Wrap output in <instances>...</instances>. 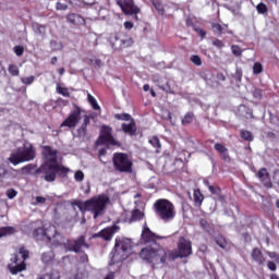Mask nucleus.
I'll return each mask as SVG.
<instances>
[{
	"instance_id": "19",
	"label": "nucleus",
	"mask_w": 279,
	"mask_h": 279,
	"mask_svg": "<svg viewBox=\"0 0 279 279\" xmlns=\"http://www.w3.org/2000/svg\"><path fill=\"white\" fill-rule=\"evenodd\" d=\"M123 34H112L109 37V43L112 47V49H121Z\"/></svg>"
},
{
	"instance_id": "57",
	"label": "nucleus",
	"mask_w": 279,
	"mask_h": 279,
	"mask_svg": "<svg viewBox=\"0 0 279 279\" xmlns=\"http://www.w3.org/2000/svg\"><path fill=\"white\" fill-rule=\"evenodd\" d=\"M267 266H268V269H270V271H276L277 269L276 263L274 262H268Z\"/></svg>"
},
{
	"instance_id": "39",
	"label": "nucleus",
	"mask_w": 279,
	"mask_h": 279,
	"mask_svg": "<svg viewBox=\"0 0 279 279\" xmlns=\"http://www.w3.org/2000/svg\"><path fill=\"white\" fill-rule=\"evenodd\" d=\"M241 136L244 141H248V142L254 141V135H252V132L250 131H241Z\"/></svg>"
},
{
	"instance_id": "38",
	"label": "nucleus",
	"mask_w": 279,
	"mask_h": 279,
	"mask_svg": "<svg viewBox=\"0 0 279 279\" xmlns=\"http://www.w3.org/2000/svg\"><path fill=\"white\" fill-rule=\"evenodd\" d=\"M56 168H57V173H60L61 175H66L69 173V171H71V169H69L64 166H60L58 163H56Z\"/></svg>"
},
{
	"instance_id": "29",
	"label": "nucleus",
	"mask_w": 279,
	"mask_h": 279,
	"mask_svg": "<svg viewBox=\"0 0 279 279\" xmlns=\"http://www.w3.org/2000/svg\"><path fill=\"white\" fill-rule=\"evenodd\" d=\"M21 82L25 86H32V84H34V82H36V76H34V75L24 76V77L21 78Z\"/></svg>"
},
{
	"instance_id": "6",
	"label": "nucleus",
	"mask_w": 279,
	"mask_h": 279,
	"mask_svg": "<svg viewBox=\"0 0 279 279\" xmlns=\"http://www.w3.org/2000/svg\"><path fill=\"white\" fill-rule=\"evenodd\" d=\"M36 158V149L32 143L26 142L23 146L15 149L9 157L11 165H21V162H29Z\"/></svg>"
},
{
	"instance_id": "36",
	"label": "nucleus",
	"mask_w": 279,
	"mask_h": 279,
	"mask_svg": "<svg viewBox=\"0 0 279 279\" xmlns=\"http://www.w3.org/2000/svg\"><path fill=\"white\" fill-rule=\"evenodd\" d=\"M87 99L94 110H99V105L97 104V99H95L93 95L88 94Z\"/></svg>"
},
{
	"instance_id": "56",
	"label": "nucleus",
	"mask_w": 279,
	"mask_h": 279,
	"mask_svg": "<svg viewBox=\"0 0 279 279\" xmlns=\"http://www.w3.org/2000/svg\"><path fill=\"white\" fill-rule=\"evenodd\" d=\"M253 96L255 97V99H260L263 97V92L260 89H254Z\"/></svg>"
},
{
	"instance_id": "61",
	"label": "nucleus",
	"mask_w": 279,
	"mask_h": 279,
	"mask_svg": "<svg viewBox=\"0 0 279 279\" xmlns=\"http://www.w3.org/2000/svg\"><path fill=\"white\" fill-rule=\"evenodd\" d=\"M216 199H218V202H226V196L221 195L220 192L219 195H216Z\"/></svg>"
},
{
	"instance_id": "3",
	"label": "nucleus",
	"mask_w": 279,
	"mask_h": 279,
	"mask_svg": "<svg viewBox=\"0 0 279 279\" xmlns=\"http://www.w3.org/2000/svg\"><path fill=\"white\" fill-rule=\"evenodd\" d=\"M140 256L143 260H147V263H150L154 267H156V265H161V267H163L165 263H167V251L162 248V246H147L142 248Z\"/></svg>"
},
{
	"instance_id": "15",
	"label": "nucleus",
	"mask_w": 279,
	"mask_h": 279,
	"mask_svg": "<svg viewBox=\"0 0 279 279\" xmlns=\"http://www.w3.org/2000/svg\"><path fill=\"white\" fill-rule=\"evenodd\" d=\"M45 161L44 165H58V150L46 146L43 151Z\"/></svg>"
},
{
	"instance_id": "23",
	"label": "nucleus",
	"mask_w": 279,
	"mask_h": 279,
	"mask_svg": "<svg viewBox=\"0 0 279 279\" xmlns=\"http://www.w3.org/2000/svg\"><path fill=\"white\" fill-rule=\"evenodd\" d=\"M88 123H90V118H88V116H84L83 124L77 130V134L81 138H84V136H86V128L88 126Z\"/></svg>"
},
{
	"instance_id": "32",
	"label": "nucleus",
	"mask_w": 279,
	"mask_h": 279,
	"mask_svg": "<svg viewBox=\"0 0 279 279\" xmlns=\"http://www.w3.org/2000/svg\"><path fill=\"white\" fill-rule=\"evenodd\" d=\"M56 90L58 95H62L63 97H71V93H69V89L66 87H61L60 84H57Z\"/></svg>"
},
{
	"instance_id": "14",
	"label": "nucleus",
	"mask_w": 279,
	"mask_h": 279,
	"mask_svg": "<svg viewBox=\"0 0 279 279\" xmlns=\"http://www.w3.org/2000/svg\"><path fill=\"white\" fill-rule=\"evenodd\" d=\"M158 239H167V236L157 235L156 233L151 232V229H149L147 223H145L142 231V241H144V243H156Z\"/></svg>"
},
{
	"instance_id": "11",
	"label": "nucleus",
	"mask_w": 279,
	"mask_h": 279,
	"mask_svg": "<svg viewBox=\"0 0 279 279\" xmlns=\"http://www.w3.org/2000/svg\"><path fill=\"white\" fill-rule=\"evenodd\" d=\"M80 121H82V109L75 107L69 117L61 123V128H76Z\"/></svg>"
},
{
	"instance_id": "30",
	"label": "nucleus",
	"mask_w": 279,
	"mask_h": 279,
	"mask_svg": "<svg viewBox=\"0 0 279 279\" xmlns=\"http://www.w3.org/2000/svg\"><path fill=\"white\" fill-rule=\"evenodd\" d=\"M121 43V49H125V47H132V37L122 35Z\"/></svg>"
},
{
	"instance_id": "20",
	"label": "nucleus",
	"mask_w": 279,
	"mask_h": 279,
	"mask_svg": "<svg viewBox=\"0 0 279 279\" xmlns=\"http://www.w3.org/2000/svg\"><path fill=\"white\" fill-rule=\"evenodd\" d=\"M251 256L254 263H257V265L265 264V256L263 255V252L258 247L253 248Z\"/></svg>"
},
{
	"instance_id": "1",
	"label": "nucleus",
	"mask_w": 279,
	"mask_h": 279,
	"mask_svg": "<svg viewBox=\"0 0 279 279\" xmlns=\"http://www.w3.org/2000/svg\"><path fill=\"white\" fill-rule=\"evenodd\" d=\"M33 235L37 241H49L50 245L54 247L63 245L66 252H75V254L90 247V245L86 243V236L80 235L76 240H66L62 233L58 232L56 226L52 225L35 229Z\"/></svg>"
},
{
	"instance_id": "59",
	"label": "nucleus",
	"mask_w": 279,
	"mask_h": 279,
	"mask_svg": "<svg viewBox=\"0 0 279 279\" xmlns=\"http://www.w3.org/2000/svg\"><path fill=\"white\" fill-rule=\"evenodd\" d=\"M36 202H37V204H45V202H47V198H45L43 196H37Z\"/></svg>"
},
{
	"instance_id": "28",
	"label": "nucleus",
	"mask_w": 279,
	"mask_h": 279,
	"mask_svg": "<svg viewBox=\"0 0 279 279\" xmlns=\"http://www.w3.org/2000/svg\"><path fill=\"white\" fill-rule=\"evenodd\" d=\"M154 82H156L157 86H159V88L165 93L173 94V89H171V85H169V82L166 83V86L162 85V82H160L159 80L156 81L155 78Z\"/></svg>"
},
{
	"instance_id": "62",
	"label": "nucleus",
	"mask_w": 279,
	"mask_h": 279,
	"mask_svg": "<svg viewBox=\"0 0 279 279\" xmlns=\"http://www.w3.org/2000/svg\"><path fill=\"white\" fill-rule=\"evenodd\" d=\"M197 32H198V34H199V36H201L202 38H204V37L206 36V31H204V29H202V28H198Z\"/></svg>"
},
{
	"instance_id": "25",
	"label": "nucleus",
	"mask_w": 279,
	"mask_h": 279,
	"mask_svg": "<svg viewBox=\"0 0 279 279\" xmlns=\"http://www.w3.org/2000/svg\"><path fill=\"white\" fill-rule=\"evenodd\" d=\"M15 233H16V229L14 227L0 228V239H3V236H10Z\"/></svg>"
},
{
	"instance_id": "34",
	"label": "nucleus",
	"mask_w": 279,
	"mask_h": 279,
	"mask_svg": "<svg viewBox=\"0 0 279 279\" xmlns=\"http://www.w3.org/2000/svg\"><path fill=\"white\" fill-rule=\"evenodd\" d=\"M227 10L233 13V16H239V14H241V4H235L234 7H227Z\"/></svg>"
},
{
	"instance_id": "24",
	"label": "nucleus",
	"mask_w": 279,
	"mask_h": 279,
	"mask_svg": "<svg viewBox=\"0 0 279 279\" xmlns=\"http://www.w3.org/2000/svg\"><path fill=\"white\" fill-rule=\"evenodd\" d=\"M34 33L37 34V36H41V38H45V34H47V26L35 23L33 24Z\"/></svg>"
},
{
	"instance_id": "60",
	"label": "nucleus",
	"mask_w": 279,
	"mask_h": 279,
	"mask_svg": "<svg viewBox=\"0 0 279 279\" xmlns=\"http://www.w3.org/2000/svg\"><path fill=\"white\" fill-rule=\"evenodd\" d=\"M124 27L126 29H132V27H134V24L132 22H124Z\"/></svg>"
},
{
	"instance_id": "33",
	"label": "nucleus",
	"mask_w": 279,
	"mask_h": 279,
	"mask_svg": "<svg viewBox=\"0 0 279 279\" xmlns=\"http://www.w3.org/2000/svg\"><path fill=\"white\" fill-rule=\"evenodd\" d=\"M231 51L235 58H241V56H243V49H241L239 45H232Z\"/></svg>"
},
{
	"instance_id": "53",
	"label": "nucleus",
	"mask_w": 279,
	"mask_h": 279,
	"mask_svg": "<svg viewBox=\"0 0 279 279\" xmlns=\"http://www.w3.org/2000/svg\"><path fill=\"white\" fill-rule=\"evenodd\" d=\"M25 49L23 48V46H15L14 47V53H16L17 56H21L22 53H24Z\"/></svg>"
},
{
	"instance_id": "42",
	"label": "nucleus",
	"mask_w": 279,
	"mask_h": 279,
	"mask_svg": "<svg viewBox=\"0 0 279 279\" xmlns=\"http://www.w3.org/2000/svg\"><path fill=\"white\" fill-rule=\"evenodd\" d=\"M190 61L196 66H202V58L197 54H193L190 57Z\"/></svg>"
},
{
	"instance_id": "55",
	"label": "nucleus",
	"mask_w": 279,
	"mask_h": 279,
	"mask_svg": "<svg viewBox=\"0 0 279 279\" xmlns=\"http://www.w3.org/2000/svg\"><path fill=\"white\" fill-rule=\"evenodd\" d=\"M154 8L159 11L161 14L165 12V8H162V4L160 2H154Z\"/></svg>"
},
{
	"instance_id": "8",
	"label": "nucleus",
	"mask_w": 279,
	"mask_h": 279,
	"mask_svg": "<svg viewBox=\"0 0 279 279\" xmlns=\"http://www.w3.org/2000/svg\"><path fill=\"white\" fill-rule=\"evenodd\" d=\"M193 254V244L190 240L185 238H180L178 243V251L172 252L170 254L171 260H175V258H186Z\"/></svg>"
},
{
	"instance_id": "22",
	"label": "nucleus",
	"mask_w": 279,
	"mask_h": 279,
	"mask_svg": "<svg viewBox=\"0 0 279 279\" xmlns=\"http://www.w3.org/2000/svg\"><path fill=\"white\" fill-rule=\"evenodd\" d=\"M215 149L220 154L221 158L228 162L230 160V155H228V149L222 144H215Z\"/></svg>"
},
{
	"instance_id": "54",
	"label": "nucleus",
	"mask_w": 279,
	"mask_h": 279,
	"mask_svg": "<svg viewBox=\"0 0 279 279\" xmlns=\"http://www.w3.org/2000/svg\"><path fill=\"white\" fill-rule=\"evenodd\" d=\"M270 123H272V125H279L278 116L270 114Z\"/></svg>"
},
{
	"instance_id": "37",
	"label": "nucleus",
	"mask_w": 279,
	"mask_h": 279,
	"mask_svg": "<svg viewBox=\"0 0 279 279\" xmlns=\"http://www.w3.org/2000/svg\"><path fill=\"white\" fill-rule=\"evenodd\" d=\"M193 119H194L193 112H189L182 119V124L183 125H189V123H193Z\"/></svg>"
},
{
	"instance_id": "31",
	"label": "nucleus",
	"mask_w": 279,
	"mask_h": 279,
	"mask_svg": "<svg viewBox=\"0 0 279 279\" xmlns=\"http://www.w3.org/2000/svg\"><path fill=\"white\" fill-rule=\"evenodd\" d=\"M148 143L155 147V149H160L162 147V145L160 144V140L158 138V136H153L149 138Z\"/></svg>"
},
{
	"instance_id": "58",
	"label": "nucleus",
	"mask_w": 279,
	"mask_h": 279,
	"mask_svg": "<svg viewBox=\"0 0 279 279\" xmlns=\"http://www.w3.org/2000/svg\"><path fill=\"white\" fill-rule=\"evenodd\" d=\"M51 47L53 49H62V44H58L57 41H51Z\"/></svg>"
},
{
	"instance_id": "26",
	"label": "nucleus",
	"mask_w": 279,
	"mask_h": 279,
	"mask_svg": "<svg viewBox=\"0 0 279 279\" xmlns=\"http://www.w3.org/2000/svg\"><path fill=\"white\" fill-rule=\"evenodd\" d=\"M145 217V214L141 209H134L131 215V223L134 221H141Z\"/></svg>"
},
{
	"instance_id": "35",
	"label": "nucleus",
	"mask_w": 279,
	"mask_h": 279,
	"mask_svg": "<svg viewBox=\"0 0 279 279\" xmlns=\"http://www.w3.org/2000/svg\"><path fill=\"white\" fill-rule=\"evenodd\" d=\"M114 117L118 121H132L130 113H117Z\"/></svg>"
},
{
	"instance_id": "49",
	"label": "nucleus",
	"mask_w": 279,
	"mask_h": 279,
	"mask_svg": "<svg viewBox=\"0 0 279 279\" xmlns=\"http://www.w3.org/2000/svg\"><path fill=\"white\" fill-rule=\"evenodd\" d=\"M36 169V166L28 163L22 168L23 173H32Z\"/></svg>"
},
{
	"instance_id": "51",
	"label": "nucleus",
	"mask_w": 279,
	"mask_h": 279,
	"mask_svg": "<svg viewBox=\"0 0 279 279\" xmlns=\"http://www.w3.org/2000/svg\"><path fill=\"white\" fill-rule=\"evenodd\" d=\"M208 191H210L213 195H219V193H221V189H219V186L214 185L209 186Z\"/></svg>"
},
{
	"instance_id": "48",
	"label": "nucleus",
	"mask_w": 279,
	"mask_h": 279,
	"mask_svg": "<svg viewBox=\"0 0 279 279\" xmlns=\"http://www.w3.org/2000/svg\"><path fill=\"white\" fill-rule=\"evenodd\" d=\"M213 32L215 34H223V26H221L219 23H215L213 24Z\"/></svg>"
},
{
	"instance_id": "64",
	"label": "nucleus",
	"mask_w": 279,
	"mask_h": 279,
	"mask_svg": "<svg viewBox=\"0 0 279 279\" xmlns=\"http://www.w3.org/2000/svg\"><path fill=\"white\" fill-rule=\"evenodd\" d=\"M5 175V168L0 166V178H3Z\"/></svg>"
},
{
	"instance_id": "16",
	"label": "nucleus",
	"mask_w": 279,
	"mask_h": 279,
	"mask_svg": "<svg viewBox=\"0 0 279 279\" xmlns=\"http://www.w3.org/2000/svg\"><path fill=\"white\" fill-rule=\"evenodd\" d=\"M116 232H119V227L113 226L102 229L96 236H100L101 239H105V241H110Z\"/></svg>"
},
{
	"instance_id": "9",
	"label": "nucleus",
	"mask_w": 279,
	"mask_h": 279,
	"mask_svg": "<svg viewBox=\"0 0 279 279\" xmlns=\"http://www.w3.org/2000/svg\"><path fill=\"white\" fill-rule=\"evenodd\" d=\"M113 167L121 173H132V160L123 153H116L113 155Z\"/></svg>"
},
{
	"instance_id": "43",
	"label": "nucleus",
	"mask_w": 279,
	"mask_h": 279,
	"mask_svg": "<svg viewBox=\"0 0 279 279\" xmlns=\"http://www.w3.org/2000/svg\"><path fill=\"white\" fill-rule=\"evenodd\" d=\"M211 45L214 47H216V49H223V47H226V43H223V40L217 39V38L211 41Z\"/></svg>"
},
{
	"instance_id": "27",
	"label": "nucleus",
	"mask_w": 279,
	"mask_h": 279,
	"mask_svg": "<svg viewBox=\"0 0 279 279\" xmlns=\"http://www.w3.org/2000/svg\"><path fill=\"white\" fill-rule=\"evenodd\" d=\"M204 202V194L199 190L194 191V203L197 208L202 206V203Z\"/></svg>"
},
{
	"instance_id": "7",
	"label": "nucleus",
	"mask_w": 279,
	"mask_h": 279,
	"mask_svg": "<svg viewBox=\"0 0 279 279\" xmlns=\"http://www.w3.org/2000/svg\"><path fill=\"white\" fill-rule=\"evenodd\" d=\"M27 258H29V252L23 247L20 248L19 254H15L14 257L11 258L13 264L9 265L10 272L16 276L20 271H25V269H27L25 265Z\"/></svg>"
},
{
	"instance_id": "21",
	"label": "nucleus",
	"mask_w": 279,
	"mask_h": 279,
	"mask_svg": "<svg viewBox=\"0 0 279 279\" xmlns=\"http://www.w3.org/2000/svg\"><path fill=\"white\" fill-rule=\"evenodd\" d=\"M122 131L124 134L134 136V134H136V122H134V120H131L130 123H123Z\"/></svg>"
},
{
	"instance_id": "40",
	"label": "nucleus",
	"mask_w": 279,
	"mask_h": 279,
	"mask_svg": "<svg viewBox=\"0 0 279 279\" xmlns=\"http://www.w3.org/2000/svg\"><path fill=\"white\" fill-rule=\"evenodd\" d=\"M256 10H257L258 14H267V12H268L267 4H265L263 2L257 4Z\"/></svg>"
},
{
	"instance_id": "10",
	"label": "nucleus",
	"mask_w": 279,
	"mask_h": 279,
	"mask_svg": "<svg viewBox=\"0 0 279 279\" xmlns=\"http://www.w3.org/2000/svg\"><path fill=\"white\" fill-rule=\"evenodd\" d=\"M37 174H41V179L46 182H56L57 168L56 163H43L37 170Z\"/></svg>"
},
{
	"instance_id": "18",
	"label": "nucleus",
	"mask_w": 279,
	"mask_h": 279,
	"mask_svg": "<svg viewBox=\"0 0 279 279\" xmlns=\"http://www.w3.org/2000/svg\"><path fill=\"white\" fill-rule=\"evenodd\" d=\"M66 21H68V23H71L72 25H85L86 24V20H84V17H82V15L75 14V13L68 14Z\"/></svg>"
},
{
	"instance_id": "63",
	"label": "nucleus",
	"mask_w": 279,
	"mask_h": 279,
	"mask_svg": "<svg viewBox=\"0 0 279 279\" xmlns=\"http://www.w3.org/2000/svg\"><path fill=\"white\" fill-rule=\"evenodd\" d=\"M269 258H278V254L276 252L268 253Z\"/></svg>"
},
{
	"instance_id": "50",
	"label": "nucleus",
	"mask_w": 279,
	"mask_h": 279,
	"mask_svg": "<svg viewBox=\"0 0 279 279\" xmlns=\"http://www.w3.org/2000/svg\"><path fill=\"white\" fill-rule=\"evenodd\" d=\"M17 195L16 190L10 189L7 191V196L9 199H14V197Z\"/></svg>"
},
{
	"instance_id": "46",
	"label": "nucleus",
	"mask_w": 279,
	"mask_h": 279,
	"mask_svg": "<svg viewBox=\"0 0 279 279\" xmlns=\"http://www.w3.org/2000/svg\"><path fill=\"white\" fill-rule=\"evenodd\" d=\"M216 243L222 250H226V247H228V242L223 238H221V236L216 239Z\"/></svg>"
},
{
	"instance_id": "2",
	"label": "nucleus",
	"mask_w": 279,
	"mask_h": 279,
	"mask_svg": "<svg viewBox=\"0 0 279 279\" xmlns=\"http://www.w3.org/2000/svg\"><path fill=\"white\" fill-rule=\"evenodd\" d=\"M132 254V240L128 238H117L114 244V253H111V260L109 265H117L123 263Z\"/></svg>"
},
{
	"instance_id": "45",
	"label": "nucleus",
	"mask_w": 279,
	"mask_h": 279,
	"mask_svg": "<svg viewBox=\"0 0 279 279\" xmlns=\"http://www.w3.org/2000/svg\"><path fill=\"white\" fill-rule=\"evenodd\" d=\"M74 180L75 182H84V172L82 170H77L74 173Z\"/></svg>"
},
{
	"instance_id": "13",
	"label": "nucleus",
	"mask_w": 279,
	"mask_h": 279,
	"mask_svg": "<svg viewBox=\"0 0 279 279\" xmlns=\"http://www.w3.org/2000/svg\"><path fill=\"white\" fill-rule=\"evenodd\" d=\"M117 3L124 14H138L141 12V9L134 5V0H118Z\"/></svg>"
},
{
	"instance_id": "41",
	"label": "nucleus",
	"mask_w": 279,
	"mask_h": 279,
	"mask_svg": "<svg viewBox=\"0 0 279 279\" xmlns=\"http://www.w3.org/2000/svg\"><path fill=\"white\" fill-rule=\"evenodd\" d=\"M9 73L13 76V77H16L19 76V73H20V70H19V66L17 65H9V69H8Z\"/></svg>"
},
{
	"instance_id": "44",
	"label": "nucleus",
	"mask_w": 279,
	"mask_h": 279,
	"mask_svg": "<svg viewBox=\"0 0 279 279\" xmlns=\"http://www.w3.org/2000/svg\"><path fill=\"white\" fill-rule=\"evenodd\" d=\"M253 73L254 75H260V73H263V64H260L259 62H256L253 65Z\"/></svg>"
},
{
	"instance_id": "4",
	"label": "nucleus",
	"mask_w": 279,
	"mask_h": 279,
	"mask_svg": "<svg viewBox=\"0 0 279 279\" xmlns=\"http://www.w3.org/2000/svg\"><path fill=\"white\" fill-rule=\"evenodd\" d=\"M154 209L156 217L163 221V223H169L175 219V206L167 198H159L154 204Z\"/></svg>"
},
{
	"instance_id": "5",
	"label": "nucleus",
	"mask_w": 279,
	"mask_h": 279,
	"mask_svg": "<svg viewBox=\"0 0 279 279\" xmlns=\"http://www.w3.org/2000/svg\"><path fill=\"white\" fill-rule=\"evenodd\" d=\"M110 203V198L106 194L94 196L84 202L83 208L87 213H93L94 219L101 217L106 213V206Z\"/></svg>"
},
{
	"instance_id": "17",
	"label": "nucleus",
	"mask_w": 279,
	"mask_h": 279,
	"mask_svg": "<svg viewBox=\"0 0 279 279\" xmlns=\"http://www.w3.org/2000/svg\"><path fill=\"white\" fill-rule=\"evenodd\" d=\"M258 179L263 182L264 186L271 189V179L269 178V172L267 169L262 168L257 173Z\"/></svg>"
},
{
	"instance_id": "47",
	"label": "nucleus",
	"mask_w": 279,
	"mask_h": 279,
	"mask_svg": "<svg viewBox=\"0 0 279 279\" xmlns=\"http://www.w3.org/2000/svg\"><path fill=\"white\" fill-rule=\"evenodd\" d=\"M201 227L203 230H206V232H210V223L204 218L199 220Z\"/></svg>"
},
{
	"instance_id": "52",
	"label": "nucleus",
	"mask_w": 279,
	"mask_h": 279,
	"mask_svg": "<svg viewBox=\"0 0 279 279\" xmlns=\"http://www.w3.org/2000/svg\"><path fill=\"white\" fill-rule=\"evenodd\" d=\"M56 8L61 11L69 10V5L62 2H57Z\"/></svg>"
},
{
	"instance_id": "12",
	"label": "nucleus",
	"mask_w": 279,
	"mask_h": 279,
	"mask_svg": "<svg viewBox=\"0 0 279 279\" xmlns=\"http://www.w3.org/2000/svg\"><path fill=\"white\" fill-rule=\"evenodd\" d=\"M98 143H108L109 145H119V143L112 136V128L102 125Z\"/></svg>"
}]
</instances>
